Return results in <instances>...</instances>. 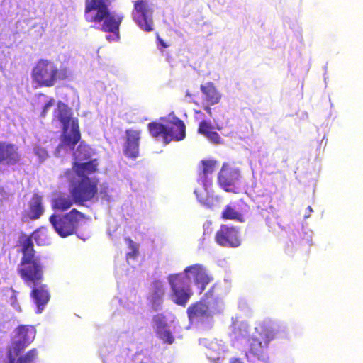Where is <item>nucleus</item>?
<instances>
[{
    "mask_svg": "<svg viewBox=\"0 0 363 363\" xmlns=\"http://www.w3.org/2000/svg\"><path fill=\"white\" fill-rule=\"evenodd\" d=\"M71 172V170L70 169H67L65 172L66 174H68Z\"/></svg>",
    "mask_w": 363,
    "mask_h": 363,
    "instance_id": "ea45409f",
    "label": "nucleus"
},
{
    "mask_svg": "<svg viewBox=\"0 0 363 363\" xmlns=\"http://www.w3.org/2000/svg\"><path fill=\"white\" fill-rule=\"evenodd\" d=\"M126 142L124 147V155L130 158H135L139 153L140 130L128 129L125 130Z\"/></svg>",
    "mask_w": 363,
    "mask_h": 363,
    "instance_id": "6ab92c4d",
    "label": "nucleus"
},
{
    "mask_svg": "<svg viewBox=\"0 0 363 363\" xmlns=\"http://www.w3.org/2000/svg\"><path fill=\"white\" fill-rule=\"evenodd\" d=\"M194 113H197V114H200V113H201V111H196V110H195V111H194Z\"/></svg>",
    "mask_w": 363,
    "mask_h": 363,
    "instance_id": "58836bf2",
    "label": "nucleus"
},
{
    "mask_svg": "<svg viewBox=\"0 0 363 363\" xmlns=\"http://www.w3.org/2000/svg\"><path fill=\"white\" fill-rule=\"evenodd\" d=\"M153 321L155 324V333L167 328V323L164 315L157 314L153 317Z\"/></svg>",
    "mask_w": 363,
    "mask_h": 363,
    "instance_id": "7c9ffc66",
    "label": "nucleus"
},
{
    "mask_svg": "<svg viewBox=\"0 0 363 363\" xmlns=\"http://www.w3.org/2000/svg\"><path fill=\"white\" fill-rule=\"evenodd\" d=\"M267 201H269V203H270V202H271L272 199H271L270 197H267Z\"/></svg>",
    "mask_w": 363,
    "mask_h": 363,
    "instance_id": "a19ab883",
    "label": "nucleus"
},
{
    "mask_svg": "<svg viewBox=\"0 0 363 363\" xmlns=\"http://www.w3.org/2000/svg\"><path fill=\"white\" fill-rule=\"evenodd\" d=\"M44 212L43 196L38 193H34L28 202L27 208L22 212V220L24 222L36 220L44 214Z\"/></svg>",
    "mask_w": 363,
    "mask_h": 363,
    "instance_id": "2eb2a0df",
    "label": "nucleus"
},
{
    "mask_svg": "<svg viewBox=\"0 0 363 363\" xmlns=\"http://www.w3.org/2000/svg\"><path fill=\"white\" fill-rule=\"evenodd\" d=\"M74 202L73 198L69 196L59 195L52 200V207L55 210L65 211L70 208Z\"/></svg>",
    "mask_w": 363,
    "mask_h": 363,
    "instance_id": "b1692460",
    "label": "nucleus"
},
{
    "mask_svg": "<svg viewBox=\"0 0 363 363\" xmlns=\"http://www.w3.org/2000/svg\"><path fill=\"white\" fill-rule=\"evenodd\" d=\"M132 16L137 25L145 32L154 30L153 9L147 0H137L133 2Z\"/></svg>",
    "mask_w": 363,
    "mask_h": 363,
    "instance_id": "9d476101",
    "label": "nucleus"
},
{
    "mask_svg": "<svg viewBox=\"0 0 363 363\" xmlns=\"http://www.w3.org/2000/svg\"><path fill=\"white\" fill-rule=\"evenodd\" d=\"M115 0H85L84 18L88 23L101 25L100 30L112 33L107 35L108 41L120 39V26L123 20V15L110 11L109 6Z\"/></svg>",
    "mask_w": 363,
    "mask_h": 363,
    "instance_id": "f03ea898",
    "label": "nucleus"
},
{
    "mask_svg": "<svg viewBox=\"0 0 363 363\" xmlns=\"http://www.w3.org/2000/svg\"><path fill=\"white\" fill-rule=\"evenodd\" d=\"M36 330L33 326L20 325L17 328V340L12 342L6 350L5 363H34L38 357L37 349L33 348L22 354L23 350L35 339Z\"/></svg>",
    "mask_w": 363,
    "mask_h": 363,
    "instance_id": "39448f33",
    "label": "nucleus"
},
{
    "mask_svg": "<svg viewBox=\"0 0 363 363\" xmlns=\"http://www.w3.org/2000/svg\"><path fill=\"white\" fill-rule=\"evenodd\" d=\"M214 127L210 121H201L198 127V133L206 137L210 142L218 145L222 143L219 134L213 130Z\"/></svg>",
    "mask_w": 363,
    "mask_h": 363,
    "instance_id": "412c9836",
    "label": "nucleus"
},
{
    "mask_svg": "<svg viewBox=\"0 0 363 363\" xmlns=\"http://www.w3.org/2000/svg\"><path fill=\"white\" fill-rule=\"evenodd\" d=\"M99 195L101 200L108 201L109 195H108V189L107 186L101 187L99 191Z\"/></svg>",
    "mask_w": 363,
    "mask_h": 363,
    "instance_id": "2f4dec72",
    "label": "nucleus"
},
{
    "mask_svg": "<svg viewBox=\"0 0 363 363\" xmlns=\"http://www.w3.org/2000/svg\"><path fill=\"white\" fill-rule=\"evenodd\" d=\"M216 162L213 160H202L200 162L199 169V182H201L205 189H207L208 185H211V182H208L207 178L208 174H211L216 169Z\"/></svg>",
    "mask_w": 363,
    "mask_h": 363,
    "instance_id": "aec40b11",
    "label": "nucleus"
},
{
    "mask_svg": "<svg viewBox=\"0 0 363 363\" xmlns=\"http://www.w3.org/2000/svg\"><path fill=\"white\" fill-rule=\"evenodd\" d=\"M221 216L224 220H233L240 222L243 220L242 213L238 211L234 207L229 205L225 207Z\"/></svg>",
    "mask_w": 363,
    "mask_h": 363,
    "instance_id": "393cba45",
    "label": "nucleus"
},
{
    "mask_svg": "<svg viewBox=\"0 0 363 363\" xmlns=\"http://www.w3.org/2000/svg\"><path fill=\"white\" fill-rule=\"evenodd\" d=\"M55 100L54 99H50L43 106L42 116H45L48 109L54 104Z\"/></svg>",
    "mask_w": 363,
    "mask_h": 363,
    "instance_id": "473e14b6",
    "label": "nucleus"
},
{
    "mask_svg": "<svg viewBox=\"0 0 363 363\" xmlns=\"http://www.w3.org/2000/svg\"><path fill=\"white\" fill-rule=\"evenodd\" d=\"M69 77L67 68L58 66L54 60L40 58L30 72L32 84L35 88L52 87Z\"/></svg>",
    "mask_w": 363,
    "mask_h": 363,
    "instance_id": "20e7f679",
    "label": "nucleus"
},
{
    "mask_svg": "<svg viewBox=\"0 0 363 363\" xmlns=\"http://www.w3.org/2000/svg\"><path fill=\"white\" fill-rule=\"evenodd\" d=\"M203 108L207 112V113L209 115V116H211V117L213 116V113H212L211 108L210 107V104H208L207 105H205L203 106Z\"/></svg>",
    "mask_w": 363,
    "mask_h": 363,
    "instance_id": "72a5a7b5",
    "label": "nucleus"
},
{
    "mask_svg": "<svg viewBox=\"0 0 363 363\" xmlns=\"http://www.w3.org/2000/svg\"><path fill=\"white\" fill-rule=\"evenodd\" d=\"M230 363H242L240 359L234 358L233 359Z\"/></svg>",
    "mask_w": 363,
    "mask_h": 363,
    "instance_id": "e433bc0d",
    "label": "nucleus"
},
{
    "mask_svg": "<svg viewBox=\"0 0 363 363\" xmlns=\"http://www.w3.org/2000/svg\"><path fill=\"white\" fill-rule=\"evenodd\" d=\"M39 230L34 231L30 235H23L20 238V247L22 257L20 262L18 274L26 286H31L43 281V267L35 256L33 238L39 244Z\"/></svg>",
    "mask_w": 363,
    "mask_h": 363,
    "instance_id": "7ed1b4c3",
    "label": "nucleus"
},
{
    "mask_svg": "<svg viewBox=\"0 0 363 363\" xmlns=\"http://www.w3.org/2000/svg\"><path fill=\"white\" fill-rule=\"evenodd\" d=\"M182 274L186 278L187 282L189 284L193 281L201 292H203L212 281V277L208 274L206 269L199 264L186 267Z\"/></svg>",
    "mask_w": 363,
    "mask_h": 363,
    "instance_id": "ddd939ff",
    "label": "nucleus"
},
{
    "mask_svg": "<svg viewBox=\"0 0 363 363\" xmlns=\"http://www.w3.org/2000/svg\"><path fill=\"white\" fill-rule=\"evenodd\" d=\"M125 240L128 244V248L130 250V252L127 253L126 257L128 259L136 258L139 254L138 245L130 238H126Z\"/></svg>",
    "mask_w": 363,
    "mask_h": 363,
    "instance_id": "c756f323",
    "label": "nucleus"
},
{
    "mask_svg": "<svg viewBox=\"0 0 363 363\" xmlns=\"http://www.w3.org/2000/svg\"><path fill=\"white\" fill-rule=\"evenodd\" d=\"M21 161L18 147L9 142L0 141V165L14 166Z\"/></svg>",
    "mask_w": 363,
    "mask_h": 363,
    "instance_id": "dca6fc26",
    "label": "nucleus"
},
{
    "mask_svg": "<svg viewBox=\"0 0 363 363\" xmlns=\"http://www.w3.org/2000/svg\"><path fill=\"white\" fill-rule=\"evenodd\" d=\"M216 129H218V130H221L222 129V127H220L218 125L216 124Z\"/></svg>",
    "mask_w": 363,
    "mask_h": 363,
    "instance_id": "4c0bfd02",
    "label": "nucleus"
},
{
    "mask_svg": "<svg viewBox=\"0 0 363 363\" xmlns=\"http://www.w3.org/2000/svg\"><path fill=\"white\" fill-rule=\"evenodd\" d=\"M147 129L151 136L155 139L162 138L165 144H167L166 138L167 121L164 123L160 122H151L147 124Z\"/></svg>",
    "mask_w": 363,
    "mask_h": 363,
    "instance_id": "5701e85b",
    "label": "nucleus"
},
{
    "mask_svg": "<svg viewBox=\"0 0 363 363\" xmlns=\"http://www.w3.org/2000/svg\"><path fill=\"white\" fill-rule=\"evenodd\" d=\"M200 89L204 96V100L208 104L215 105L219 103L221 95L213 82H208L206 84H201Z\"/></svg>",
    "mask_w": 363,
    "mask_h": 363,
    "instance_id": "4be33fe9",
    "label": "nucleus"
},
{
    "mask_svg": "<svg viewBox=\"0 0 363 363\" xmlns=\"http://www.w3.org/2000/svg\"><path fill=\"white\" fill-rule=\"evenodd\" d=\"M11 299L13 300V303L17 301V294L15 291H13V294L11 296Z\"/></svg>",
    "mask_w": 363,
    "mask_h": 363,
    "instance_id": "c9c22d12",
    "label": "nucleus"
},
{
    "mask_svg": "<svg viewBox=\"0 0 363 363\" xmlns=\"http://www.w3.org/2000/svg\"><path fill=\"white\" fill-rule=\"evenodd\" d=\"M281 331V327L275 323L264 325L259 337H252L250 338L248 353L255 358L260 359L264 357V350L268 347L269 342L278 337Z\"/></svg>",
    "mask_w": 363,
    "mask_h": 363,
    "instance_id": "6e6552de",
    "label": "nucleus"
},
{
    "mask_svg": "<svg viewBox=\"0 0 363 363\" xmlns=\"http://www.w3.org/2000/svg\"><path fill=\"white\" fill-rule=\"evenodd\" d=\"M240 178V169L225 162L218 174V183L224 191L236 194L238 192L237 184Z\"/></svg>",
    "mask_w": 363,
    "mask_h": 363,
    "instance_id": "9b49d317",
    "label": "nucleus"
},
{
    "mask_svg": "<svg viewBox=\"0 0 363 363\" xmlns=\"http://www.w3.org/2000/svg\"><path fill=\"white\" fill-rule=\"evenodd\" d=\"M57 118L62 125V144L74 150L81 139L78 119L72 118L71 109L61 101L57 104Z\"/></svg>",
    "mask_w": 363,
    "mask_h": 363,
    "instance_id": "423d86ee",
    "label": "nucleus"
},
{
    "mask_svg": "<svg viewBox=\"0 0 363 363\" xmlns=\"http://www.w3.org/2000/svg\"><path fill=\"white\" fill-rule=\"evenodd\" d=\"M156 335L165 344L172 345L174 341V337L168 328L157 332Z\"/></svg>",
    "mask_w": 363,
    "mask_h": 363,
    "instance_id": "cd10ccee",
    "label": "nucleus"
},
{
    "mask_svg": "<svg viewBox=\"0 0 363 363\" xmlns=\"http://www.w3.org/2000/svg\"><path fill=\"white\" fill-rule=\"evenodd\" d=\"M164 294L162 281L156 280L152 283V296L155 300L160 299Z\"/></svg>",
    "mask_w": 363,
    "mask_h": 363,
    "instance_id": "c85d7f7f",
    "label": "nucleus"
},
{
    "mask_svg": "<svg viewBox=\"0 0 363 363\" xmlns=\"http://www.w3.org/2000/svg\"><path fill=\"white\" fill-rule=\"evenodd\" d=\"M85 218L84 213L73 208L64 215H51L49 221L57 234L65 238L75 233Z\"/></svg>",
    "mask_w": 363,
    "mask_h": 363,
    "instance_id": "0eeeda50",
    "label": "nucleus"
},
{
    "mask_svg": "<svg viewBox=\"0 0 363 363\" xmlns=\"http://www.w3.org/2000/svg\"><path fill=\"white\" fill-rule=\"evenodd\" d=\"M215 241L223 247H238L242 242L239 229L236 227L223 224L215 235Z\"/></svg>",
    "mask_w": 363,
    "mask_h": 363,
    "instance_id": "f8f14e48",
    "label": "nucleus"
},
{
    "mask_svg": "<svg viewBox=\"0 0 363 363\" xmlns=\"http://www.w3.org/2000/svg\"><path fill=\"white\" fill-rule=\"evenodd\" d=\"M186 136V126L184 123L179 118H174L173 120L167 121L166 138L167 144L172 140L180 141Z\"/></svg>",
    "mask_w": 363,
    "mask_h": 363,
    "instance_id": "a211bd4d",
    "label": "nucleus"
},
{
    "mask_svg": "<svg viewBox=\"0 0 363 363\" xmlns=\"http://www.w3.org/2000/svg\"><path fill=\"white\" fill-rule=\"evenodd\" d=\"M206 356L212 361H216L220 359V348L216 342H211L209 347H207L205 352Z\"/></svg>",
    "mask_w": 363,
    "mask_h": 363,
    "instance_id": "a878e982",
    "label": "nucleus"
},
{
    "mask_svg": "<svg viewBox=\"0 0 363 363\" xmlns=\"http://www.w3.org/2000/svg\"><path fill=\"white\" fill-rule=\"evenodd\" d=\"M189 320L191 323H203L213 318V313L207 303L196 301L191 303L186 310Z\"/></svg>",
    "mask_w": 363,
    "mask_h": 363,
    "instance_id": "4468645a",
    "label": "nucleus"
},
{
    "mask_svg": "<svg viewBox=\"0 0 363 363\" xmlns=\"http://www.w3.org/2000/svg\"><path fill=\"white\" fill-rule=\"evenodd\" d=\"M157 40L159 41V43H160V45H161L163 48H167V47H168V45H167V44L163 41V40H162L159 36H157Z\"/></svg>",
    "mask_w": 363,
    "mask_h": 363,
    "instance_id": "f704fd0d",
    "label": "nucleus"
},
{
    "mask_svg": "<svg viewBox=\"0 0 363 363\" xmlns=\"http://www.w3.org/2000/svg\"><path fill=\"white\" fill-rule=\"evenodd\" d=\"M172 290L173 301L184 306L190 299L192 292L186 278L182 273L169 274L167 277Z\"/></svg>",
    "mask_w": 363,
    "mask_h": 363,
    "instance_id": "1a4fd4ad",
    "label": "nucleus"
},
{
    "mask_svg": "<svg viewBox=\"0 0 363 363\" xmlns=\"http://www.w3.org/2000/svg\"><path fill=\"white\" fill-rule=\"evenodd\" d=\"M98 166L96 159L86 162L72 163V170L78 178L72 180L70 194L77 205H84L98 194L99 179L89 177V174L98 172Z\"/></svg>",
    "mask_w": 363,
    "mask_h": 363,
    "instance_id": "f257e3e1",
    "label": "nucleus"
},
{
    "mask_svg": "<svg viewBox=\"0 0 363 363\" xmlns=\"http://www.w3.org/2000/svg\"><path fill=\"white\" fill-rule=\"evenodd\" d=\"M74 156L76 162H80V161L86 160L90 157V153L85 145H79L74 153Z\"/></svg>",
    "mask_w": 363,
    "mask_h": 363,
    "instance_id": "bb28decb",
    "label": "nucleus"
},
{
    "mask_svg": "<svg viewBox=\"0 0 363 363\" xmlns=\"http://www.w3.org/2000/svg\"><path fill=\"white\" fill-rule=\"evenodd\" d=\"M30 297L37 307V313H40L50 301V295L48 285L39 282L31 286Z\"/></svg>",
    "mask_w": 363,
    "mask_h": 363,
    "instance_id": "f3484780",
    "label": "nucleus"
}]
</instances>
